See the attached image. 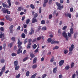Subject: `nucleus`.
Masks as SVG:
<instances>
[{
	"mask_svg": "<svg viewBox=\"0 0 78 78\" xmlns=\"http://www.w3.org/2000/svg\"><path fill=\"white\" fill-rule=\"evenodd\" d=\"M51 44H59L58 41H52L51 42Z\"/></svg>",
	"mask_w": 78,
	"mask_h": 78,
	"instance_id": "nucleus-15",
	"label": "nucleus"
},
{
	"mask_svg": "<svg viewBox=\"0 0 78 78\" xmlns=\"http://www.w3.org/2000/svg\"><path fill=\"white\" fill-rule=\"evenodd\" d=\"M0 61L1 63H3L5 62V59H4L2 58L0 60Z\"/></svg>",
	"mask_w": 78,
	"mask_h": 78,
	"instance_id": "nucleus-27",
	"label": "nucleus"
},
{
	"mask_svg": "<svg viewBox=\"0 0 78 78\" xmlns=\"http://www.w3.org/2000/svg\"><path fill=\"white\" fill-rule=\"evenodd\" d=\"M25 16H23L22 18V21H23L25 20Z\"/></svg>",
	"mask_w": 78,
	"mask_h": 78,
	"instance_id": "nucleus-58",
	"label": "nucleus"
},
{
	"mask_svg": "<svg viewBox=\"0 0 78 78\" xmlns=\"http://www.w3.org/2000/svg\"><path fill=\"white\" fill-rule=\"evenodd\" d=\"M18 63H19L18 62L17 60L14 62V66L16 67L15 68V70H19L20 68V66H17Z\"/></svg>",
	"mask_w": 78,
	"mask_h": 78,
	"instance_id": "nucleus-4",
	"label": "nucleus"
},
{
	"mask_svg": "<svg viewBox=\"0 0 78 78\" xmlns=\"http://www.w3.org/2000/svg\"><path fill=\"white\" fill-rule=\"evenodd\" d=\"M48 42H52V41H53L52 40V39H51V38H49L48 39Z\"/></svg>",
	"mask_w": 78,
	"mask_h": 78,
	"instance_id": "nucleus-23",
	"label": "nucleus"
},
{
	"mask_svg": "<svg viewBox=\"0 0 78 78\" xmlns=\"http://www.w3.org/2000/svg\"><path fill=\"white\" fill-rule=\"evenodd\" d=\"M1 11L2 12L3 14L7 13V14H10V11L8 10V9H5V8H3L2 9Z\"/></svg>",
	"mask_w": 78,
	"mask_h": 78,
	"instance_id": "nucleus-3",
	"label": "nucleus"
},
{
	"mask_svg": "<svg viewBox=\"0 0 78 78\" xmlns=\"http://www.w3.org/2000/svg\"><path fill=\"white\" fill-rule=\"evenodd\" d=\"M73 29L72 28H71L70 29V33L71 34H73Z\"/></svg>",
	"mask_w": 78,
	"mask_h": 78,
	"instance_id": "nucleus-19",
	"label": "nucleus"
},
{
	"mask_svg": "<svg viewBox=\"0 0 78 78\" xmlns=\"http://www.w3.org/2000/svg\"><path fill=\"white\" fill-rule=\"evenodd\" d=\"M3 49L4 50H5V48H6V44L5 43H4L3 44Z\"/></svg>",
	"mask_w": 78,
	"mask_h": 78,
	"instance_id": "nucleus-38",
	"label": "nucleus"
},
{
	"mask_svg": "<svg viewBox=\"0 0 78 78\" xmlns=\"http://www.w3.org/2000/svg\"><path fill=\"white\" fill-rule=\"evenodd\" d=\"M30 19H28L26 20V24H28L30 23Z\"/></svg>",
	"mask_w": 78,
	"mask_h": 78,
	"instance_id": "nucleus-26",
	"label": "nucleus"
},
{
	"mask_svg": "<svg viewBox=\"0 0 78 78\" xmlns=\"http://www.w3.org/2000/svg\"><path fill=\"white\" fill-rule=\"evenodd\" d=\"M52 17H53L52 15H49V19H51L52 18Z\"/></svg>",
	"mask_w": 78,
	"mask_h": 78,
	"instance_id": "nucleus-47",
	"label": "nucleus"
},
{
	"mask_svg": "<svg viewBox=\"0 0 78 78\" xmlns=\"http://www.w3.org/2000/svg\"><path fill=\"white\" fill-rule=\"evenodd\" d=\"M37 61V58L35 57L34 59V60L33 61V64H35L36 62V61Z\"/></svg>",
	"mask_w": 78,
	"mask_h": 78,
	"instance_id": "nucleus-17",
	"label": "nucleus"
},
{
	"mask_svg": "<svg viewBox=\"0 0 78 78\" xmlns=\"http://www.w3.org/2000/svg\"><path fill=\"white\" fill-rule=\"evenodd\" d=\"M56 4L58 6L57 9L58 10H61L62 9L64 8V6L61 5V4L59 2H57L56 3Z\"/></svg>",
	"mask_w": 78,
	"mask_h": 78,
	"instance_id": "nucleus-5",
	"label": "nucleus"
},
{
	"mask_svg": "<svg viewBox=\"0 0 78 78\" xmlns=\"http://www.w3.org/2000/svg\"><path fill=\"white\" fill-rule=\"evenodd\" d=\"M75 46L73 44H72L71 47H69V51H73V48H74Z\"/></svg>",
	"mask_w": 78,
	"mask_h": 78,
	"instance_id": "nucleus-8",
	"label": "nucleus"
},
{
	"mask_svg": "<svg viewBox=\"0 0 78 78\" xmlns=\"http://www.w3.org/2000/svg\"><path fill=\"white\" fill-rule=\"evenodd\" d=\"M58 48H59V46H56L53 48V50H54L55 49H58Z\"/></svg>",
	"mask_w": 78,
	"mask_h": 78,
	"instance_id": "nucleus-35",
	"label": "nucleus"
},
{
	"mask_svg": "<svg viewBox=\"0 0 78 78\" xmlns=\"http://www.w3.org/2000/svg\"><path fill=\"white\" fill-rule=\"evenodd\" d=\"M37 47V45L36 44H34L33 46V48H34V49H35Z\"/></svg>",
	"mask_w": 78,
	"mask_h": 78,
	"instance_id": "nucleus-37",
	"label": "nucleus"
},
{
	"mask_svg": "<svg viewBox=\"0 0 78 78\" xmlns=\"http://www.w3.org/2000/svg\"><path fill=\"white\" fill-rule=\"evenodd\" d=\"M52 0H49L48 2L49 5H51V4L52 3Z\"/></svg>",
	"mask_w": 78,
	"mask_h": 78,
	"instance_id": "nucleus-54",
	"label": "nucleus"
},
{
	"mask_svg": "<svg viewBox=\"0 0 78 78\" xmlns=\"http://www.w3.org/2000/svg\"><path fill=\"white\" fill-rule=\"evenodd\" d=\"M41 39V37H37V41H40Z\"/></svg>",
	"mask_w": 78,
	"mask_h": 78,
	"instance_id": "nucleus-52",
	"label": "nucleus"
},
{
	"mask_svg": "<svg viewBox=\"0 0 78 78\" xmlns=\"http://www.w3.org/2000/svg\"><path fill=\"white\" fill-rule=\"evenodd\" d=\"M67 52H68V51H67V50H65L64 51V53H65V54H66Z\"/></svg>",
	"mask_w": 78,
	"mask_h": 78,
	"instance_id": "nucleus-60",
	"label": "nucleus"
},
{
	"mask_svg": "<svg viewBox=\"0 0 78 78\" xmlns=\"http://www.w3.org/2000/svg\"><path fill=\"white\" fill-rule=\"evenodd\" d=\"M73 11V8L72 7L70 9V11L71 12H72Z\"/></svg>",
	"mask_w": 78,
	"mask_h": 78,
	"instance_id": "nucleus-56",
	"label": "nucleus"
},
{
	"mask_svg": "<svg viewBox=\"0 0 78 78\" xmlns=\"http://www.w3.org/2000/svg\"><path fill=\"white\" fill-rule=\"evenodd\" d=\"M4 30H5V29L4 28H3L2 27H1L0 28V30L2 31H4Z\"/></svg>",
	"mask_w": 78,
	"mask_h": 78,
	"instance_id": "nucleus-44",
	"label": "nucleus"
},
{
	"mask_svg": "<svg viewBox=\"0 0 78 78\" xmlns=\"http://www.w3.org/2000/svg\"><path fill=\"white\" fill-rule=\"evenodd\" d=\"M10 18V16L9 15H6L5 16V18L7 20H9V19Z\"/></svg>",
	"mask_w": 78,
	"mask_h": 78,
	"instance_id": "nucleus-14",
	"label": "nucleus"
},
{
	"mask_svg": "<svg viewBox=\"0 0 78 78\" xmlns=\"http://www.w3.org/2000/svg\"><path fill=\"white\" fill-rule=\"evenodd\" d=\"M42 30L44 31L47 30V27H44L42 28Z\"/></svg>",
	"mask_w": 78,
	"mask_h": 78,
	"instance_id": "nucleus-32",
	"label": "nucleus"
},
{
	"mask_svg": "<svg viewBox=\"0 0 78 78\" xmlns=\"http://www.w3.org/2000/svg\"><path fill=\"white\" fill-rule=\"evenodd\" d=\"M11 0H8L7 2L9 3V5L7 4H6L5 3H2V5L3 7L4 8H11Z\"/></svg>",
	"mask_w": 78,
	"mask_h": 78,
	"instance_id": "nucleus-2",
	"label": "nucleus"
},
{
	"mask_svg": "<svg viewBox=\"0 0 78 78\" xmlns=\"http://www.w3.org/2000/svg\"><path fill=\"white\" fill-rule=\"evenodd\" d=\"M36 67H37V65H34L32 66L33 69H36Z\"/></svg>",
	"mask_w": 78,
	"mask_h": 78,
	"instance_id": "nucleus-43",
	"label": "nucleus"
},
{
	"mask_svg": "<svg viewBox=\"0 0 78 78\" xmlns=\"http://www.w3.org/2000/svg\"><path fill=\"white\" fill-rule=\"evenodd\" d=\"M17 55V54L15 53H12V56H15Z\"/></svg>",
	"mask_w": 78,
	"mask_h": 78,
	"instance_id": "nucleus-46",
	"label": "nucleus"
},
{
	"mask_svg": "<svg viewBox=\"0 0 78 78\" xmlns=\"http://www.w3.org/2000/svg\"><path fill=\"white\" fill-rule=\"evenodd\" d=\"M44 3L47 4V3H48V0H44Z\"/></svg>",
	"mask_w": 78,
	"mask_h": 78,
	"instance_id": "nucleus-55",
	"label": "nucleus"
},
{
	"mask_svg": "<svg viewBox=\"0 0 78 78\" xmlns=\"http://www.w3.org/2000/svg\"><path fill=\"white\" fill-rule=\"evenodd\" d=\"M78 35V32H76L74 33V39H76V36Z\"/></svg>",
	"mask_w": 78,
	"mask_h": 78,
	"instance_id": "nucleus-20",
	"label": "nucleus"
},
{
	"mask_svg": "<svg viewBox=\"0 0 78 78\" xmlns=\"http://www.w3.org/2000/svg\"><path fill=\"white\" fill-rule=\"evenodd\" d=\"M30 56L32 58H34L35 56L32 53H31L30 54Z\"/></svg>",
	"mask_w": 78,
	"mask_h": 78,
	"instance_id": "nucleus-21",
	"label": "nucleus"
},
{
	"mask_svg": "<svg viewBox=\"0 0 78 78\" xmlns=\"http://www.w3.org/2000/svg\"><path fill=\"white\" fill-rule=\"evenodd\" d=\"M25 36L26 35L24 33H23L21 35V37H22V38H23V39L25 38Z\"/></svg>",
	"mask_w": 78,
	"mask_h": 78,
	"instance_id": "nucleus-22",
	"label": "nucleus"
},
{
	"mask_svg": "<svg viewBox=\"0 0 78 78\" xmlns=\"http://www.w3.org/2000/svg\"><path fill=\"white\" fill-rule=\"evenodd\" d=\"M30 7L32 9H34L35 7L34 5L33 4H31L30 5Z\"/></svg>",
	"mask_w": 78,
	"mask_h": 78,
	"instance_id": "nucleus-24",
	"label": "nucleus"
},
{
	"mask_svg": "<svg viewBox=\"0 0 78 78\" xmlns=\"http://www.w3.org/2000/svg\"><path fill=\"white\" fill-rule=\"evenodd\" d=\"M36 75H37V73H35L34 74L32 75L31 77L30 78H35L36 76Z\"/></svg>",
	"mask_w": 78,
	"mask_h": 78,
	"instance_id": "nucleus-18",
	"label": "nucleus"
},
{
	"mask_svg": "<svg viewBox=\"0 0 78 78\" xmlns=\"http://www.w3.org/2000/svg\"><path fill=\"white\" fill-rule=\"evenodd\" d=\"M57 69L58 67H56L53 69V73H56V71H57Z\"/></svg>",
	"mask_w": 78,
	"mask_h": 78,
	"instance_id": "nucleus-12",
	"label": "nucleus"
},
{
	"mask_svg": "<svg viewBox=\"0 0 78 78\" xmlns=\"http://www.w3.org/2000/svg\"><path fill=\"white\" fill-rule=\"evenodd\" d=\"M47 5V4L46 3H44L43 4V7H45Z\"/></svg>",
	"mask_w": 78,
	"mask_h": 78,
	"instance_id": "nucleus-62",
	"label": "nucleus"
},
{
	"mask_svg": "<svg viewBox=\"0 0 78 78\" xmlns=\"http://www.w3.org/2000/svg\"><path fill=\"white\" fill-rule=\"evenodd\" d=\"M34 30H33V29L31 28L30 30V32H29V34L30 35H31L32 34H33V33H34Z\"/></svg>",
	"mask_w": 78,
	"mask_h": 78,
	"instance_id": "nucleus-13",
	"label": "nucleus"
},
{
	"mask_svg": "<svg viewBox=\"0 0 78 78\" xmlns=\"http://www.w3.org/2000/svg\"><path fill=\"white\" fill-rule=\"evenodd\" d=\"M28 42H32V39H30L28 40Z\"/></svg>",
	"mask_w": 78,
	"mask_h": 78,
	"instance_id": "nucleus-59",
	"label": "nucleus"
},
{
	"mask_svg": "<svg viewBox=\"0 0 78 78\" xmlns=\"http://www.w3.org/2000/svg\"><path fill=\"white\" fill-rule=\"evenodd\" d=\"M76 74H74L72 76V78H75V75Z\"/></svg>",
	"mask_w": 78,
	"mask_h": 78,
	"instance_id": "nucleus-64",
	"label": "nucleus"
},
{
	"mask_svg": "<svg viewBox=\"0 0 78 78\" xmlns=\"http://www.w3.org/2000/svg\"><path fill=\"white\" fill-rule=\"evenodd\" d=\"M0 38H1L2 41H3L5 38V34H0Z\"/></svg>",
	"mask_w": 78,
	"mask_h": 78,
	"instance_id": "nucleus-7",
	"label": "nucleus"
},
{
	"mask_svg": "<svg viewBox=\"0 0 78 78\" xmlns=\"http://www.w3.org/2000/svg\"><path fill=\"white\" fill-rule=\"evenodd\" d=\"M28 59V57H27L24 58L23 59V62H25L26 61H27V59Z\"/></svg>",
	"mask_w": 78,
	"mask_h": 78,
	"instance_id": "nucleus-28",
	"label": "nucleus"
},
{
	"mask_svg": "<svg viewBox=\"0 0 78 78\" xmlns=\"http://www.w3.org/2000/svg\"><path fill=\"white\" fill-rule=\"evenodd\" d=\"M62 78V74H60L59 76V78Z\"/></svg>",
	"mask_w": 78,
	"mask_h": 78,
	"instance_id": "nucleus-63",
	"label": "nucleus"
},
{
	"mask_svg": "<svg viewBox=\"0 0 78 78\" xmlns=\"http://www.w3.org/2000/svg\"><path fill=\"white\" fill-rule=\"evenodd\" d=\"M11 39L12 41H13V42H15V41H16V38L14 37H12Z\"/></svg>",
	"mask_w": 78,
	"mask_h": 78,
	"instance_id": "nucleus-36",
	"label": "nucleus"
},
{
	"mask_svg": "<svg viewBox=\"0 0 78 78\" xmlns=\"http://www.w3.org/2000/svg\"><path fill=\"white\" fill-rule=\"evenodd\" d=\"M65 69L66 70H69V69H70V67L69 66H66Z\"/></svg>",
	"mask_w": 78,
	"mask_h": 78,
	"instance_id": "nucleus-33",
	"label": "nucleus"
},
{
	"mask_svg": "<svg viewBox=\"0 0 78 78\" xmlns=\"http://www.w3.org/2000/svg\"><path fill=\"white\" fill-rule=\"evenodd\" d=\"M3 71H1L0 72V76H1L2 75H3Z\"/></svg>",
	"mask_w": 78,
	"mask_h": 78,
	"instance_id": "nucleus-61",
	"label": "nucleus"
},
{
	"mask_svg": "<svg viewBox=\"0 0 78 78\" xmlns=\"http://www.w3.org/2000/svg\"><path fill=\"white\" fill-rule=\"evenodd\" d=\"M41 23L42 25H44L45 23V20H42L41 21Z\"/></svg>",
	"mask_w": 78,
	"mask_h": 78,
	"instance_id": "nucleus-42",
	"label": "nucleus"
},
{
	"mask_svg": "<svg viewBox=\"0 0 78 78\" xmlns=\"http://www.w3.org/2000/svg\"><path fill=\"white\" fill-rule=\"evenodd\" d=\"M5 66H4L2 69V72H5Z\"/></svg>",
	"mask_w": 78,
	"mask_h": 78,
	"instance_id": "nucleus-30",
	"label": "nucleus"
},
{
	"mask_svg": "<svg viewBox=\"0 0 78 78\" xmlns=\"http://www.w3.org/2000/svg\"><path fill=\"white\" fill-rule=\"evenodd\" d=\"M74 62H72L71 65V68H73V67H74Z\"/></svg>",
	"mask_w": 78,
	"mask_h": 78,
	"instance_id": "nucleus-34",
	"label": "nucleus"
},
{
	"mask_svg": "<svg viewBox=\"0 0 78 78\" xmlns=\"http://www.w3.org/2000/svg\"><path fill=\"white\" fill-rule=\"evenodd\" d=\"M17 44L18 45V47L19 49L17 51V54L19 55L20 53H22V51L20 50L22 49V42L20 41V39H18V40Z\"/></svg>",
	"mask_w": 78,
	"mask_h": 78,
	"instance_id": "nucleus-1",
	"label": "nucleus"
},
{
	"mask_svg": "<svg viewBox=\"0 0 78 78\" xmlns=\"http://www.w3.org/2000/svg\"><path fill=\"white\" fill-rule=\"evenodd\" d=\"M67 27L66 26H64L63 27L62 30H66V29H67Z\"/></svg>",
	"mask_w": 78,
	"mask_h": 78,
	"instance_id": "nucleus-41",
	"label": "nucleus"
},
{
	"mask_svg": "<svg viewBox=\"0 0 78 78\" xmlns=\"http://www.w3.org/2000/svg\"><path fill=\"white\" fill-rule=\"evenodd\" d=\"M51 62H53L54 61V57H52L51 58V59L50 60Z\"/></svg>",
	"mask_w": 78,
	"mask_h": 78,
	"instance_id": "nucleus-49",
	"label": "nucleus"
},
{
	"mask_svg": "<svg viewBox=\"0 0 78 78\" xmlns=\"http://www.w3.org/2000/svg\"><path fill=\"white\" fill-rule=\"evenodd\" d=\"M68 36L69 37H71V36H72V34L68 33Z\"/></svg>",
	"mask_w": 78,
	"mask_h": 78,
	"instance_id": "nucleus-50",
	"label": "nucleus"
},
{
	"mask_svg": "<svg viewBox=\"0 0 78 78\" xmlns=\"http://www.w3.org/2000/svg\"><path fill=\"white\" fill-rule=\"evenodd\" d=\"M46 76H47V74H43L42 75V78H45Z\"/></svg>",
	"mask_w": 78,
	"mask_h": 78,
	"instance_id": "nucleus-39",
	"label": "nucleus"
},
{
	"mask_svg": "<svg viewBox=\"0 0 78 78\" xmlns=\"http://www.w3.org/2000/svg\"><path fill=\"white\" fill-rule=\"evenodd\" d=\"M0 25L2 26H3L5 25V23H4V22H0Z\"/></svg>",
	"mask_w": 78,
	"mask_h": 78,
	"instance_id": "nucleus-53",
	"label": "nucleus"
},
{
	"mask_svg": "<svg viewBox=\"0 0 78 78\" xmlns=\"http://www.w3.org/2000/svg\"><path fill=\"white\" fill-rule=\"evenodd\" d=\"M65 16L66 17H68L69 18H70V19H71V17H72V15H71V14H70V13H65Z\"/></svg>",
	"mask_w": 78,
	"mask_h": 78,
	"instance_id": "nucleus-9",
	"label": "nucleus"
},
{
	"mask_svg": "<svg viewBox=\"0 0 78 78\" xmlns=\"http://www.w3.org/2000/svg\"><path fill=\"white\" fill-rule=\"evenodd\" d=\"M42 12V8L40 7L39 8V13H41Z\"/></svg>",
	"mask_w": 78,
	"mask_h": 78,
	"instance_id": "nucleus-51",
	"label": "nucleus"
},
{
	"mask_svg": "<svg viewBox=\"0 0 78 78\" xmlns=\"http://www.w3.org/2000/svg\"><path fill=\"white\" fill-rule=\"evenodd\" d=\"M13 27H14V25H11L9 27V30H12V28H13Z\"/></svg>",
	"mask_w": 78,
	"mask_h": 78,
	"instance_id": "nucleus-40",
	"label": "nucleus"
},
{
	"mask_svg": "<svg viewBox=\"0 0 78 78\" xmlns=\"http://www.w3.org/2000/svg\"><path fill=\"white\" fill-rule=\"evenodd\" d=\"M23 26L24 28H26L27 27V25L26 24H23Z\"/></svg>",
	"mask_w": 78,
	"mask_h": 78,
	"instance_id": "nucleus-48",
	"label": "nucleus"
},
{
	"mask_svg": "<svg viewBox=\"0 0 78 78\" xmlns=\"http://www.w3.org/2000/svg\"><path fill=\"white\" fill-rule=\"evenodd\" d=\"M62 34L63 36L65 37V38L66 39V41H68V39L69 38V37L67 35V34L66 33V32L64 31V32H62Z\"/></svg>",
	"mask_w": 78,
	"mask_h": 78,
	"instance_id": "nucleus-6",
	"label": "nucleus"
},
{
	"mask_svg": "<svg viewBox=\"0 0 78 78\" xmlns=\"http://www.w3.org/2000/svg\"><path fill=\"white\" fill-rule=\"evenodd\" d=\"M28 39H25L24 40V43L25 44H27V41Z\"/></svg>",
	"mask_w": 78,
	"mask_h": 78,
	"instance_id": "nucleus-57",
	"label": "nucleus"
},
{
	"mask_svg": "<svg viewBox=\"0 0 78 78\" xmlns=\"http://www.w3.org/2000/svg\"><path fill=\"white\" fill-rule=\"evenodd\" d=\"M37 16H38V14H37V13H36L34 15V17L33 18H36V17H37Z\"/></svg>",
	"mask_w": 78,
	"mask_h": 78,
	"instance_id": "nucleus-25",
	"label": "nucleus"
},
{
	"mask_svg": "<svg viewBox=\"0 0 78 78\" xmlns=\"http://www.w3.org/2000/svg\"><path fill=\"white\" fill-rule=\"evenodd\" d=\"M41 29V26H39L38 27V30H37V31H39Z\"/></svg>",
	"mask_w": 78,
	"mask_h": 78,
	"instance_id": "nucleus-45",
	"label": "nucleus"
},
{
	"mask_svg": "<svg viewBox=\"0 0 78 78\" xmlns=\"http://www.w3.org/2000/svg\"><path fill=\"white\" fill-rule=\"evenodd\" d=\"M32 23H37V20L35 18H33L32 21Z\"/></svg>",
	"mask_w": 78,
	"mask_h": 78,
	"instance_id": "nucleus-10",
	"label": "nucleus"
},
{
	"mask_svg": "<svg viewBox=\"0 0 78 78\" xmlns=\"http://www.w3.org/2000/svg\"><path fill=\"white\" fill-rule=\"evenodd\" d=\"M29 75H30V71H27L26 73V76H29Z\"/></svg>",
	"mask_w": 78,
	"mask_h": 78,
	"instance_id": "nucleus-29",
	"label": "nucleus"
},
{
	"mask_svg": "<svg viewBox=\"0 0 78 78\" xmlns=\"http://www.w3.org/2000/svg\"><path fill=\"white\" fill-rule=\"evenodd\" d=\"M22 7H19L17 9L18 11H20L22 10Z\"/></svg>",
	"mask_w": 78,
	"mask_h": 78,
	"instance_id": "nucleus-31",
	"label": "nucleus"
},
{
	"mask_svg": "<svg viewBox=\"0 0 78 78\" xmlns=\"http://www.w3.org/2000/svg\"><path fill=\"white\" fill-rule=\"evenodd\" d=\"M64 60H61L59 63V66H62V65L64 64Z\"/></svg>",
	"mask_w": 78,
	"mask_h": 78,
	"instance_id": "nucleus-11",
	"label": "nucleus"
},
{
	"mask_svg": "<svg viewBox=\"0 0 78 78\" xmlns=\"http://www.w3.org/2000/svg\"><path fill=\"white\" fill-rule=\"evenodd\" d=\"M13 45V43L12 42L10 44L9 43L8 45V47L9 48L10 47V48H11L12 47V46Z\"/></svg>",
	"mask_w": 78,
	"mask_h": 78,
	"instance_id": "nucleus-16",
	"label": "nucleus"
}]
</instances>
